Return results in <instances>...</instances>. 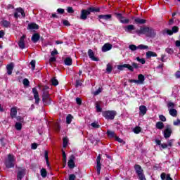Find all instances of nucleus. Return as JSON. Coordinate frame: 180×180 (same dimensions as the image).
Returning <instances> with one entry per match:
<instances>
[{
    "label": "nucleus",
    "mask_w": 180,
    "mask_h": 180,
    "mask_svg": "<svg viewBox=\"0 0 180 180\" xmlns=\"http://www.w3.org/2000/svg\"><path fill=\"white\" fill-rule=\"evenodd\" d=\"M101 105H102V102L97 101L95 103L96 112H102V108H101Z\"/></svg>",
    "instance_id": "a878e982"
},
{
    "label": "nucleus",
    "mask_w": 180,
    "mask_h": 180,
    "mask_svg": "<svg viewBox=\"0 0 180 180\" xmlns=\"http://www.w3.org/2000/svg\"><path fill=\"white\" fill-rule=\"evenodd\" d=\"M131 67L133 68V70H134V68L136 70H138V68H140V66H139V64L136 63H131Z\"/></svg>",
    "instance_id": "603ef678"
},
{
    "label": "nucleus",
    "mask_w": 180,
    "mask_h": 180,
    "mask_svg": "<svg viewBox=\"0 0 180 180\" xmlns=\"http://www.w3.org/2000/svg\"><path fill=\"white\" fill-rule=\"evenodd\" d=\"M135 32L138 36L145 34L146 37H150V39H154L157 34V33H155V30L149 27H142L140 30H136Z\"/></svg>",
    "instance_id": "f257e3e1"
},
{
    "label": "nucleus",
    "mask_w": 180,
    "mask_h": 180,
    "mask_svg": "<svg viewBox=\"0 0 180 180\" xmlns=\"http://www.w3.org/2000/svg\"><path fill=\"white\" fill-rule=\"evenodd\" d=\"M129 49L131 51H136V50H138V46L134 44H131L129 45Z\"/></svg>",
    "instance_id": "a19ab883"
},
{
    "label": "nucleus",
    "mask_w": 180,
    "mask_h": 180,
    "mask_svg": "<svg viewBox=\"0 0 180 180\" xmlns=\"http://www.w3.org/2000/svg\"><path fill=\"white\" fill-rule=\"evenodd\" d=\"M75 178H77V176H75V174H70L69 176V180H75Z\"/></svg>",
    "instance_id": "338daca9"
},
{
    "label": "nucleus",
    "mask_w": 180,
    "mask_h": 180,
    "mask_svg": "<svg viewBox=\"0 0 180 180\" xmlns=\"http://www.w3.org/2000/svg\"><path fill=\"white\" fill-rule=\"evenodd\" d=\"M7 74L8 75H12V72L13 71V63H10L6 66Z\"/></svg>",
    "instance_id": "5701e85b"
},
{
    "label": "nucleus",
    "mask_w": 180,
    "mask_h": 180,
    "mask_svg": "<svg viewBox=\"0 0 180 180\" xmlns=\"http://www.w3.org/2000/svg\"><path fill=\"white\" fill-rule=\"evenodd\" d=\"M63 23L65 26H71V24H70V22L67 20H64L63 21Z\"/></svg>",
    "instance_id": "0e129e2a"
},
{
    "label": "nucleus",
    "mask_w": 180,
    "mask_h": 180,
    "mask_svg": "<svg viewBox=\"0 0 180 180\" xmlns=\"http://www.w3.org/2000/svg\"><path fill=\"white\" fill-rule=\"evenodd\" d=\"M42 101L45 106L51 105V98H50V94L49 91H44L42 94Z\"/></svg>",
    "instance_id": "423d86ee"
},
{
    "label": "nucleus",
    "mask_w": 180,
    "mask_h": 180,
    "mask_svg": "<svg viewBox=\"0 0 180 180\" xmlns=\"http://www.w3.org/2000/svg\"><path fill=\"white\" fill-rule=\"evenodd\" d=\"M112 47L113 46L109 43L105 44L102 47V51L103 53H106V51H109V50H112Z\"/></svg>",
    "instance_id": "a211bd4d"
},
{
    "label": "nucleus",
    "mask_w": 180,
    "mask_h": 180,
    "mask_svg": "<svg viewBox=\"0 0 180 180\" xmlns=\"http://www.w3.org/2000/svg\"><path fill=\"white\" fill-rule=\"evenodd\" d=\"M15 127L16 130H18V131L22 130V123L16 122Z\"/></svg>",
    "instance_id": "37998d69"
},
{
    "label": "nucleus",
    "mask_w": 180,
    "mask_h": 180,
    "mask_svg": "<svg viewBox=\"0 0 180 180\" xmlns=\"http://www.w3.org/2000/svg\"><path fill=\"white\" fill-rule=\"evenodd\" d=\"M159 119L161 122H167V118L163 115H159Z\"/></svg>",
    "instance_id": "864d4df0"
},
{
    "label": "nucleus",
    "mask_w": 180,
    "mask_h": 180,
    "mask_svg": "<svg viewBox=\"0 0 180 180\" xmlns=\"http://www.w3.org/2000/svg\"><path fill=\"white\" fill-rule=\"evenodd\" d=\"M62 157H63V162H67V155H65V152L64 150H62Z\"/></svg>",
    "instance_id": "09e8293b"
},
{
    "label": "nucleus",
    "mask_w": 180,
    "mask_h": 180,
    "mask_svg": "<svg viewBox=\"0 0 180 180\" xmlns=\"http://www.w3.org/2000/svg\"><path fill=\"white\" fill-rule=\"evenodd\" d=\"M101 155H99L96 158V169H97V175H101V169H102L101 160Z\"/></svg>",
    "instance_id": "9b49d317"
},
{
    "label": "nucleus",
    "mask_w": 180,
    "mask_h": 180,
    "mask_svg": "<svg viewBox=\"0 0 180 180\" xmlns=\"http://www.w3.org/2000/svg\"><path fill=\"white\" fill-rule=\"evenodd\" d=\"M67 146H68V138H64L63 139V148H66Z\"/></svg>",
    "instance_id": "8fccbe9b"
},
{
    "label": "nucleus",
    "mask_w": 180,
    "mask_h": 180,
    "mask_svg": "<svg viewBox=\"0 0 180 180\" xmlns=\"http://www.w3.org/2000/svg\"><path fill=\"white\" fill-rule=\"evenodd\" d=\"M169 113L171 116H173V117H175L176 115H178V111L172 108L169 110Z\"/></svg>",
    "instance_id": "72a5a7b5"
},
{
    "label": "nucleus",
    "mask_w": 180,
    "mask_h": 180,
    "mask_svg": "<svg viewBox=\"0 0 180 180\" xmlns=\"http://www.w3.org/2000/svg\"><path fill=\"white\" fill-rule=\"evenodd\" d=\"M174 126H180V120L177 119L176 121L173 122Z\"/></svg>",
    "instance_id": "052dcab7"
},
{
    "label": "nucleus",
    "mask_w": 180,
    "mask_h": 180,
    "mask_svg": "<svg viewBox=\"0 0 180 180\" xmlns=\"http://www.w3.org/2000/svg\"><path fill=\"white\" fill-rule=\"evenodd\" d=\"M32 94H34V98L35 99V104L39 105V102H40V97H39V91H37V88L34 87L32 89Z\"/></svg>",
    "instance_id": "f8f14e48"
},
{
    "label": "nucleus",
    "mask_w": 180,
    "mask_h": 180,
    "mask_svg": "<svg viewBox=\"0 0 180 180\" xmlns=\"http://www.w3.org/2000/svg\"><path fill=\"white\" fill-rule=\"evenodd\" d=\"M68 13H74V8L72 7H68Z\"/></svg>",
    "instance_id": "e2e57ef3"
},
{
    "label": "nucleus",
    "mask_w": 180,
    "mask_h": 180,
    "mask_svg": "<svg viewBox=\"0 0 180 180\" xmlns=\"http://www.w3.org/2000/svg\"><path fill=\"white\" fill-rule=\"evenodd\" d=\"M117 70H120V71H123L124 68H127L129 71L133 72L134 70L133 68L130 64H124V65H119L117 66Z\"/></svg>",
    "instance_id": "1a4fd4ad"
},
{
    "label": "nucleus",
    "mask_w": 180,
    "mask_h": 180,
    "mask_svg": "<svg viewBox=\"0 0 180 180\" xmlns=\"http://www.w3.org/2000/svg\"><path fill=\"white\" fill-rule=\"evenodd\" d=\"M146 57L147 58H150V57H157V53L155 52L149 51L146 52Z\"/></svg>",
    "instance_id": "c756f323"
},
{
    "label": "nucleus",
    "mask_w": 180,
    "mask_h": 180,
    "mask_svg": "<svg viewBox=\"0 0 180 180\" xmlns=\"http://www.w3.org/2000/svg\"><path fill=\"white\" fill-rule=\"evenodd\" d=\"M65 65H72V58L68 57L64 60Z\"/></svg>",
    "instance_id": "cd10ccee"
},
{
    "label": "nucleus",
    "mask_w": 180,
    "mask_h": 180,
    "mask_svg": "<svg viewBox=\"0 0 180 180\" xmlns=\"http://www.w3.org/2000/svg\"><path fill=\"white\" fill-rule=\"evenodd\" d=\"M144 80H145V78H144V75L140 74L138 76V84H144Z\"/></svg>",
    "instance_id": "bb28decb"
},
{
    "label": "nucleus",
    "mask_w": 180,
    "mask_h": 180,
    "mask_svg": "<svg viewBox=\"0 0 180 180\" xmlns=\"http://www.w3.org/2000/svg\"><path fill=\"white\" fill-rule=\"evenodd\" d=\"M167 108H172V109H174V108H175V103L172 102H169L167 103Z\"/></svg>",
    "instance_id": "5fc2aeb1"
},
{
    "label": "nucleus",
    "mask_w": 180,
    "mask_h": 180,
    "mask_svg": "<svg viewBox=\"0 0 180 180\" xmlns=\"http://www.w3.org/2000/svg\"><path fill=\"white\" fill-rule=\"evenodd\" d=\"M112 70H113V66L112 65V63H108L107 68H106V71H107L108 74H110V72H112Z\"/></svg>",
    "instance_id": "c9c22d12"
},
{
    "label": "nucleus",
    "mask_w": 180,
    "mask_h": 180,
    "mask_svg": "<svg viewBox=\"0 0 180 180\" xmlns=\"http://www.w3.org/2000/svg\"><path fill=\"white\" fill-rule=\"evenodd\" d=\"M139 110L141 115H146V113H147V107H146V105H141L139 107Z\"/></svg>",
    "instance_id": "c85d7f7f"
},
{
    "label": "nucleus",
    "mask_w": 180,
    "mask_h": 180,
    "mask_svg": "<svg viewBox=\"0 0 180 180\" xmlns=\"http://www.w3.org/2000/svg\"><path fill=\"white\" fill-rule=\"evenodd\" d=\"M17 122H20V123H23V117L20 116L16 117Z\"/></svg>",
    "instance_id": "69168bd1"
},
{
    "label": "nucleus",
    "mask_w": 180,
    "mask_h": 180,
    "mask_svg": "<svg viewBox=\"0 0 180 180\" xmlns=\"http://www.w3.org/2000/svg\"><path fill=\"white\" fill-rule=\"evenodd\" d=\"M117 112L115 110H108L103 112V116L107 120H113L115 116H116Z\"/></svg>",
    "instance_id": "39448f33"
},
{
    "label": "nucleus",
    "mask_w": 180,
    "mask_h": 180,
    "mask_svg": "<svg viewBox=\"0 0 180 180\" xmlns=\"http://www.w3.org/2000/svg\"><path fill=\"white\" fill-rule=\"evenodd\" d=\"M115 15H116V18H117V19H119V20H120L121 23H124V24L127 25L130 22V20L123 17L122 13H116Z\"/></svg>",
    "instance_id": "6e6552de"
},
{
    "label": "nucleus",
    "mask_w": 180,
    "mask_h": 180,
    "mask_svg": "<svg viewBox=\"0 0 180 180\" xmlns=\"http://www.w3.org/2000/svg\"><path fill=\"white\" fill-rule=\"evenodd\" d=\"M82 82L83 81L82 80H77L76 81V86H81V85H82Z\"/></svg>",
    "instance_id": "680f3d73"
},
{
    "label": "nucleus",
    "mask_w": 180,
    "mask_h": 180,
    "mask_svg": "<svg viewBox=\"0 0 180 180\" xmlns=\"http://www.w3.org/2000/svg\"><path fill=\"white\" fill-rule=\"evenodd\" d=\"M16 12H18V13H20L22 18H25V16H26V13H25V10H23V8H17L15 9Z\"/></svg>",
    "instance_id": "2f4dec72"
},
{
    "label": "nucleus",
    "mask_w": 180,
    "mask_h": 180,
    "mask_svg": "<svg viewBox=\"0 0 180 180\" xmlns=\"http://www.w3.org/2000/svg\"><path fill=\"white\" fill-rule=\"evenodd\" d=\"M160 178L162 180H174L172 178H171V174L165 173H162L160 175Z\"/></svg>",
    "instance_id": "412c9836"
},
{
    "label": "nucleus",
    "mask_w": 180,
    "mask_h": 180,
    "mask_svg": "<svg viewBox=\"0 0 180 180\" xmlns=\"http://www.w3.org/2000/svg\"><path fill=\"white\" fill-rule=\"evenodd\" d=\"M136 61L138 63H141V64H146V59L144 58H140V57H136Z\"/></svg>",
    "instance_id": "de8ad7c7"
},
{
    "label": "nucleus",
    "mask_w": 180,
    "mask_h": 180,
    "mask_svg": "<svg viewBox=\"0 0 180 180\" xmlns=\"http://www.w3.org/2000/svg\"><path fill=\"white\" fill-rule=\"evenodd\" d=\"M22 83L25 86H29L30 84V82H29V79H24Z\"/></svg>",
    "instance_id": "3c124183"
},
{
    "label": "nucleus",
    "mask_w": 180,
    "mask_h": 180,
    "mask_svg": "<svg viewBox=\"0 0 180 180\" xmlns=\"http://www.w3.org/2000/svg\"><path fill=\"white\" fill-rule=\"evenodd\" d=\"M124 30L127 33H136V27L133 25H129L124 27Z\"/></svg>",
    "instance_id": "4468645a"
},
{
    "label": "nucleus",
    "mask_w": 180,
    "mask_h": 180,
    "mask_svg": "<svg viewBox=\"0 0 180 180\" xmlns=\"http://www.w3.org/2000/svg\"><path fill=\"white\" fill-rule=\"evenodd\" d=\"M28 27L31 30H32L33 29H35L36 30H37V29H39V25L36 23H31L28 25Z\"/></svg>",
    "instance_id": "f704fd0d"
},
{
    "label": "nucleus",
    "mask_w": 180,
    "mask_h": 180,
    "mask_svg": "<svg viewBox=\"0 0 180 180\" xmlns=\"http://www.w3.org/2000/svg\"><path fill=\"white\" fill-rule=\"evenodd\" d=\"M99 19H104V20H109L112 19V15L107 14V15H98Z\"/></svg>",
    "instance_id": "b1692460"
},
{
    "label": "nucleus",
    "mask_w": 180,
    "mask_h": 180,
    "mask_svg": "<svg viewBox=\"0 0 180 180\" xmlns=\"http://www.w3.org/2000/svg\"><path fill=\"white\" fill-rule=\"evenodd\" d=\"M88 56L92 61H99V58L95 57V53H94V51L92 49H89L88 51Z\"/></svg>",
    "instance_id": "dca6fc26"
},
{
    "label": "nucleus",
    "mask_w": 180,
    "mask_h": 180,
    "mask_svg": "<svg viewBox=\"0 0 180 180\" xmlns=\"http://www.w3.org/2000/svg\"><path fill=\"white\" fill-rule=\"evenodd\" d=\"M32 41L33 43H37L38 40H40V34L35 33L32 35L31 38Z\"/></svg>",
    "instance_id": "4be33fe9"
},
{
    "label": "nucleus",
    "mask_w": 180,
    "mask_h": 180,
    "mask_svg": "<svg viewBox=\"0 0 180 180\" xmlns=\"http://www.w3.org/2000/svg\"><path fill=\"white\" fill-rule=\"evenodd\" d=\"M148 49V46L140 44L138 46V50H147Z\"/></svg>",
    "instance_id": "ea45409f"
},
{
    "label": "nucleus",
    "mask_w": 180,
    "mask_h": 180,
    "mask_svg": "<svg viewBox=\"0 0 180 180\" xmlns=\"http://www.w3.org/2000/svg\"><path fill=\"white\" fill-rule=\"evenodd\" d=\"M41 176H42V178L47 176V170H46V169L43 168L41 169Z\"/></svg>",
    "instance_id": "58836bf2"
},
{
    "label": "nucleus",
    "mask_w": 180,
    "mask_h": 180,
    "mask_svg": "<svg viewBox=\"0 0 180 180\" xmlns=\"http://www.w3.org/2000/svg\"><path fill=\"white\" fill-rule=\"evenodd\" d=\"M146 20L141 19L140 18H134V23H136V25H144V23H146Z\"/></svg>",
    "instance_id": "6ab92c4d"
},
{
    "label": "nucleus",
    "mask_w": 180,
    "mask_h": 180,
    "mask_svg": "<svg viewBox=\"0 0 180 180\" xmlns=\"http://www.w3.org/2000/svg\"><path fill=\"white\" fill-rule=\"evenodd\" d=\"M10 115L11 119H15V117H16V115H18V110H16V107L11 108Z\"/></svg>",
    "instance_id": "aec40b11"
},
{
    "label": "nucleus",
    "mask_w": 180,
    "mask_h": 180,
    "mask_svg": "<svg viewBox=\"0 0 180 180\" xmlns=\"http://www.w3.org/2000/svg\"><path fill=\"white\" fill-rule=\"evenodd\" d=\"M53 129L55 131L58 132L60 131V129H61V127H60V124H58V123H55L53 125Z\"/></svg>",
    "instance_id": "a18cd8bd"
},
{
    "label": "nucleus",
    "mask_w": 180,
    "mask_h": 180,
    "mask_svg": "<svg viewBox=\"0 0 180 180\" xmlns=\"http://www.w3.org/2000/svg\"><path fill=\"white\" fill-rule=\"evenodd\" d=\"M64 12H65L64 8H58L57 9V13H59V15L64 14Z\"/></svg>",
    "instance_id": "13d9d810"
},
{
    "label": "nucleus",
    "mask_w": 180,
    "mask_h": 180,
    "mask_svg": "<svg viewBox=\"0 0 180 180\" xmlns=\"http://www.w3.org/2000/svg\"><path fill=\"white\" fill-rule=\"evenodd\" d=\"M101 10L99 8H95V7H89L87 9H83L81 11L79 19L82 20H86L88 19L89 15H91V13L92 12H99Z\"/></svg>",
    "instance_id": "f03ea898"
},
{
    "label": "nucleus",
    "mask_w": 180,
    "mask_h": 180,
    "mask_svg": "<svg viewBox=\"0 0 180 180\" xmlns=\"http://www.w3.org/2000/svg\"><path fill=\"white\" fill-rule=\"evenodd\" d=\"M1 26H3V27H11V22L6 20H3L1 21Z\"/></svg>",
    "instance_id": "393cba45"
},
{
    "label": "nucleus",
    "mask_w": 180,
    "mask_h": 180,
    "mask_svg": "<svg viewBox=\"0 0 180 180\" xmlns=\"http://www.w3.org/2000/svg\"><path fill=\"white\" fill-rule=\"evenodd\" d=\"M178 32H179V27L177 26H174L172 30H167V33L169 36H172L174 33H178Z\"/></svg>",
    "instance_id": "f3484780"
},
{
    "label": "nucleus",
    "mask_w": 180,
    "mask_h": 180,
    "mask_svg": "<svg viewBox=\"0 0 180 180\" xmlns=\"http://www.w3.org/2000/svg\"><path fill=\"white\" fill-rule=\"evenodd\" d=\"M30 65L32 66V70H34V68H36V60H32L30 62Z\"/></svg>",
    "instance_id": "4d7b16f0"
},
{
    "label": "nucleus",
    "mask_w": 180,
    "mask_h": 180,
    "mask_svg": "<svg viewBox=\"0 0 180 180\" xmlns=\"http://www.w3.org/2000/svg\"><path fill=\"white\" fill-rule=\"evenodd\" d=\"M172 134V127L171 125H167L165 129L163 131V136L165 139H169Z\"/></svg>",
    "instance_id": "0eeeda50"
},
{
    "label": "nucleus",
    "mask_w": 180,
    "mask_h": 180,
    "mask_svg": "<svg viewBox=\"0 0 180 180\" xmlns=\"http://www.w3.org/2000/svg\"><path fill=\"white\" fill-rule=\"evenodd\" d=\"M76 102L77 105H81L82 103V100L80 98H76Z\"/></svg>",
    "instance_id": "774afa93"
},
{
    "label": "nucleus",
    "mask_w": 180,
    "mask_h": 180,
    "mask_svg": "<svg viewBox=\"0 0 180 180\" xmlns=\"http://www.w3.org/2000/svg\"><path fill=\"white\" fill-rule=\"evenodd\" d=\"M25 39H26V35H22L20 38V40L18 41V46H19L20 49H21L22 50H23V49H25L26 47V46L25 44Z\"/></svg>",
    "instance_id": "2eb2a0df"
},
{
    "label": "nucleus",
    "mask_w": 180,
    "mask_h": 180,
    "mask_svg": "<svg viewBox=\"0 0 180 180\" xmlns=\"http://www.w3.org/2000/svg\"><path fill=\"white\" fill-rule=\"evenodd\" d=\"M57 54H58V51H57V49H54L53 51L51 52V56L52 57H54V56H57Z\"/></svg>",
    "instance_id": "6e6d98bb"
},
{
    "label": "nucleus",
    "mask_w": 180,
    "mask_h": 180,
    "mask_svg": "<svg viewBox=\"0 0 180 180\" xmlns=\"http://www.w3.org/2000/svg\"><path fill=\"white\" fill-rule=\"evenodd\" d=\"M44 157L46 161V165H48V167H50V162H49V152L47 150H45L44 152Z\"/></svg>",
    "instance_id": "4c0bfd02"
},
{
    "label": "nucleus",
    "mask_w": 180,
    "mask_h": 180,
    "mask_svg": "<svg viewBox=\"0 0 180 180\" xmlns=\"http://www.w3.org/2000/svg\"><path fill=\"white\" fill-rule=\"evenodd\" d=\"M91 126L92 127H94V129H99V124L96 123V122H93L91 123Z\"/></svg>",
    "instance_id": "bf43d9fd"
},
{
    "label": "nucleus",
    "mask_w": 180,
    "mask_h": 180,
    "mask_svg": "<svg viewBox=\"0 0 180 180\" xmlns=\"http://www.w3.org/2000/svg\"><path fill=\"white\" fill-rule=\"evenodd\" d=\"M102 91H103V89H102V87H99L96 91H94L93 94L94 95V96H96V95H99L101 94V92H102Z\"/></svg>",
    "instance_id": "c03bdc74"
},
{
    "label": "nucleus",
    "mask_w": 180,
    "mask_h": 180,
    "mask_svg": "<svg viewBox=\"0 0 180 180\" xmlns=\"http://www.w3.org/2000/svg\"><path fill=\"white\" fill-rule=\"evenodd\" d=\"M15 161H16V158L13 155H8L7 159L5 161L6 167L13 168L15 167Z\"/></svg>",
    "instance_id": "7ed1b4c3"
},
{
    "label": "nucleus",
    "mask_w": 180,
    "mask_h": 180,
    "mask_svg": "<svg viewBox=\"0 0 180 180\" xmlns=\"http://www.w3.org/2000/svg\"><path fill=\"white\" fill-rule=\"evenodd\" d=\"M134 169H135L136 174L138 175L139 179L147 180L146 179V176L144 175V171L143 170V168H141V166H140L139 165H135Z\"/></svg>",
    "instance_id": "20e7f679"
},
{
    "label": "nucleus",
    "mask_w": 180,
    "mask_h": 180,
    "mask_svg": "<svg viewBox=\"0 0 180 180\" xmlns=\"http://www.w3.org/2000/svg\"><path fill=\"white\" fill-rule=\"evenodd\" d=\"M72 119H73L72 115H71L70 114H69V115L66 117V123H67L68 124H71V122H72Z\"/></svg>",
    "instance_id": "e433bc0d"
},
{
    "label": "nucleus",
    "mask_w": 180,
    "mask_h": 180,
    "mask_svg": "<svg viewBox=\"0 0 180 180\" xmlns=\"http://www.w3.org/2000/svg\"><path fill=\"white\" fill-rule=\"evenodd\" d=\"M107 135L110 139H113V138L115 139V137H116V133H115V131H110V130L107 131Z\"/></svg>",
    "instance_id": "7c9ffc66"
},
{
    "label": "nucleus",
    "mask_w": 180,
    "mask_h": 180,
    "mask_svg": "<svg viewBox=\"0 0 180 180\" xmlns=\"http://www.w3.org/2000/svg\"><path fill=\"white\" fill-rule=\"evenodd\" d=\"M134 133H135V134H139V133H140V131H141V128L140 127H136L134 130H133Z\"/></svg>",
    "instance_id": "49530a36"
},
{
    "label": "nucleus",
    "mask_w": 180,
    "mask_h": 180,
    "mask_svg": "<svg viewBox=\"0 0 180 180\" xmlns=\"http://www.w3.org/2000/svg\"><path fill=\"white\" fill-rule=\"evenodd\" d=\"M25 175H26V169H20L17 173V180H22Z\"/></svg>",
    "instance_id": "ddd939ff"
},
{
    "label": "nucleus",
    "mask_w": 180,
    "mask_h": 180,
    "mask_svg": "<svg viewBox=\"0 0 180 180\" xmlns=\"http://www.w3.org/2000/svg\"><path fill=\"white\" fill-rule=\"evenodd\" d=\"M156 129L159 130H162L164 129V122H158L155 125Z\"/></svg>",
    "instance_id": "473e14b6"
},
{
    "label": "nucleus",
    "mask_w": 180,
    "mask_h": 180,
    "mask_svg": "<svg viewBox=\"0 0 180 180\" xmlns=\"http://www.w3.org/2000/svg\"><path fill=\"white\" fill-rule=\"evenodd\" d=\"M51 81L52 85H53L54 86H57V85H58V80H57V79H56L55 77H53Z\"/></svg>",
    "instance_id": "79ce46f5"
},
{
    "label": "nucleus",
    "mask_w": 180,
    "mask_h": 180,
    "mask_svg": "<svg viewBox=\"0 0 180 180\" xmlns=\"http://www.w3.org/2000/svg\"><path fill=\"white\" fill-rule=\"evenodd\" d=\"M75 160V156L74 155H72L70 157V160L68 162V167L70 169H72L73 168L75 167V162H74Z\"/></svg>",
    "instance_id": "9d476101"
}]
</instances>
